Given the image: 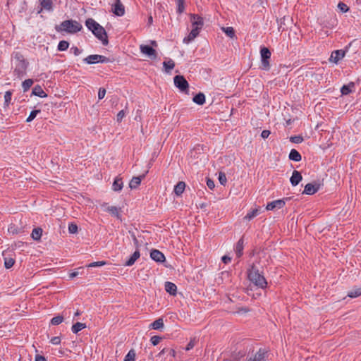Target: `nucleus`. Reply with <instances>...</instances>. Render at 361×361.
I'll use <instances>...</instances> for the list:
<instances>
[{
	"label": "nucleus",
	"instance_id": "obj_63",
	"mask_svg": "<svg viewBox=\"0 0 361 361\" xmlns=\"http://www.w3.org/2000/svg\"><path fill=\"white\" fill-rule=\"evenodd\" d=\"M79 274L80 273H79L78 271H73V272L69 274V278L70 279H73V278L76 277L77 276H78Z\"/></svg>",
	"mask_w": 361,
	"mask_h": 361
},
{
	"label": "nucleus",
	"instance_id": "obj_42",
	"mask_svg": "<svg viewBox=\"0 0 361 361\" xmlns=\"http://www.w3.org/2000/svg\"><path fill=\"white\" fill-rule=\"evenodd\" d=\"M15 263V259L12 257H4V267L6 269L11 268Z\"/></svg>",
	"mask_w": 361,
	"mask_h": 361
},
{
	"label": "nucleus",
	"instance_id": "obj_16",
	"mask_svg": "<svg viewBox=\"0 0 361 361\" xmlns=\"http://www.w3.org/2000/svg\"><path fill=\"white\" fill-rule=\"evenodd\" d=\"M200 30L192 27V30L189 33V35L184 37L183 39V43L185 44H189L190 42H192L195 37H197L200 33Z\"/></svg>",
	"mask_w": 361,
	"mask_h": 361
},
{
	"label": "nucleus",
	"instance_id": "obj_17",
	"mask_svg": "<svg viewBox=\"0 0 361 361\" xmlns=\"http://www.w3.org/2000/svg\"><path fill=\"white\" fill-rule=\"evenodd\" d=\"M267 356L268 351L264 348H259L253 357L256 361H264Z\"/></svg>",
	"mask_w": 361,
	"mask_h": 361
},
{
	"label": "nucleus",
	"instance_id": "obj_47",
	"mask_svg": "<svg viewBox=\"0 0 361 361\" xmlns=\"http://www.w3.org/2000/svg\"><path fill=\"white\" fill-rule=\"evenodd\" d=\"M78 226L74 223H71L68 225V232L70 233H76L78 232Z\"/></svg>",
	"mask_w": 361,
	"mask_h": 361
},
{
	"label": "nucleus",
	"instance_id": "obj_11",
	"mask_svg": "<svg viewBox=\"0 0 361 361\" xmlns=\"http://www.w3.org/2000/svg\"><path fill=\"white\" fill-rule=\"evenodd\" d=\"M40 8L37 11V13H40L45 10L48 12H52L54 11V0H39Z\"/></svg>",
	"mask_w": 361,
	"mask_h": 361
},
{
	"label": "nucleus",
	"instance_id": "obj_7",
	"mask_svg": "<svg viewBox=\"0 0 361 361\" xmlns=\"http://www.w3.org/2000/svg\"><path fill=\"white\" fill-rule=\"evenodd\" d=\"M175 86L180 90V92H187L189 88L188 82L180 75H176L173 78Z\"/></svg>",
	"mask_w": 361,
	"mask_h": 361
},
{
	"label": "nucleus",
	"instance_id": "obj_58",
	"mask_svg": "<svg viewBox=\"0 0 361 361\" xmlns=\"http://www.w3.org/2000/svg\"><path fill=\"white\" fill-rule=\"evenodd\" d=\"M270 134H271L270 130H262V132L261 133V137L263 139H266V138H267L269 136Z\"/></svg>",
	"mask_w": 361,
	"mask_h": 361
},
{
	"label": "nucleus",
	"instance_id": "obj_20",
	"mask_svg": "<svg viewBox=\"0 0 361 361\" xmlns=\"http://www.w3.org/2000/svg\"><path fill=\"white\" fill-rule=\"evenodd\" d=\"M243 247H244V240H243V238L242 237L237 242L235 247V255H236L238 258H240L243 255Z\"/></svg>",
	"mask_w": 361,
	"mask_h": 361
},
{
	"label": "nucleus",
	"instance_id": "obj_1",
	"mask_svg": "<svg viewBox=\"0 0 361 361\" xmlns=\"http://www.w3.org/2000/svg\"><path fill=\"white\" fill-rule=\"evenodd\" d=\"M12 57L15 60V68L13 71V75L19 79H21L26 74V71L29 66V62L19 51L13 52Z\"/></svg>",
	"mask_w": 361,
	"mask_h": 361
},
{
	"label": "nucleus",
	"instance_id": "obj_38",
	"mask_svg": "<svg viewBox=\"0 0 361 361\" xmlns=\"http://www.w3.org/2000/svg\"><path fill=\"white\" fill-rule=\"evenodd\" d=\"M34 81L32 79H27L25 80L22 83V87L23 90V92H27L30 87L32 85Z\"/></svg>",
	"mask_w": 361,
	"mask_h": 361
},
{
	"label": "nucleus",
	"instance_id": "obj_9",
	"mask_svg": "<svg viewBox=\"0 0 361 361\" xmlns=\"http://www.w3.org/2000/svg\"><path fill=\"white\" fill-rule=\"evenodd\" d=\"M111 11L117 16H123L125 14V7L121 0H114L111 6Z\"/></svg>",
	"mask_w": 361,
	"mask_h": 361
},
{
	"label": "nucleus",
	"instance_id": "obj_33",
	"mask_svg": "<svg viewBox=\"0 0 361 361\" xmlns=\"http://www.w3.org/2000/svg\"><path fill=\"white\" fill-rule=\"evenodd\" d=\"M150 326L153 329H159L161 328H162L164 326V321H163V319L162 318H159L157 319V320H155L154 322H153L151 324H150Z\"/></svg>",
	"mask_w": 361,
	"mask_h": 361
},
{
	"label": "nucleus",
	"instance_id": "obj_6",
	"mask_svg": "<svg viewBox=\"0 0 361 361\" xmlns=\"http://www.w3.org/2000/svg\"><path fill=\"white\" fill-rule=\"evenodd\" d=\"M83 61L87 64H94L97 63H109L111 60L102 55L92 54L83 59Z\"/></svg>",
	"mask_w": 361,
	"mask_h": 361
},
{
	"label": "nucleus",
	"instance_id": "obj_22",
	"mask_svg": "<svg viewBox=\"0 0 361 361\" xmlns=\"http://www.w3.org/2000/svg\"><path fill=\"white\" fill-rule=\"evenodd\" d=\"M140 257L139 250H136L134 253L130 257V258L125 262L124 265L130 267L134 264L135 261Z\"/></svg>",
	"mask_w": 361,
	"mask_h": 361
},
{
	"label": "nucleus",
	"instance_id": "obj_45",
	"mask_svg": "<svg viewBox=\"0 0 361 361\" xmlns=\"http://www.w3.org/2000/svg\"><path fill=\"white\" fill-rule=\"evenodd\" d=\"M63 321V317L61 315L56 316L51 319V324L59 325Z\"/></svg>",
	"mask_w": 361,
	"mask_h": 361
},
{
	"label": "nucleus",
	"instance_id": "obj_46",
	"mask_svg": "<svg viewBox=\"0 0 361 361\" xmlns=\"http://www.w3.org/2000/svg\"><path fill=\"white\" fill-rule=\"evenodd\" d=\"M290 141L293 143L300 144L303 141V137L301 135L291 136Z\"/></svg>",
	"mask_w": 361,
	"mask_h": 361
},
{
	"label": "nucleus",
	"instance_id": "obj_19",
	"mask_svg": "<svg viewBox=\"0 0 361 361\" xmlns=\"http://www.w3.org/2000/svg\"><path fill=\"white\" fill-rule=\"evenodd\" d=\"M165 290L167 293H169L170 295L175 296L177 293V286L175 283L166 281L165 283Z\"/></svg>",
	"mask_w": 361,
	"mask_h": 361
},
{
	"label": "nucleus",
	"instance_id": "obj_53",
	"mask_svg": "<svg viewBox=\"0 0 361 361\" xmlns=\"http://www.w3.org/2000/svg\"><path fill=\"white\" fill-rule=\"evenodd\" d=\"M70 51L72 52L75 56H78L82 53V50L80 49L77 47H72L70 49Z\"/></svg>",
	"mask_w": 361,
	"mask_h": 361
},
{
	"label": "nucleus",
	"instance_id": "obj_56",
	"mask_svg": "<svg viewBox=\"0 0 361 361\" xmlns=\"http://www.w3.org/2000/svg\"><path fill=\"white\" fill-rule=\"evenodd\" d=\"M50 343L53 345H59L61 343V338L59 336H54L51 338Z\"/></svg>",
	"mask_w": 361,
	"mask_h": 361
},
{
	"label": "nucleus",
	"instance_id": "obj_23",
	"mask_svg": "<svg viewBox=\"0 0 361 361\" xmlns=\"http://www.w3.org/2000/svg\"><path fill=\"white\" fill-rule=\"evenodd\" d=\"M32 94L44 98L47 97V94L43 90L42 87L39 85H35L32 91Z\"/></svg>",
	"mask_w": 361,
	"mask_h": 361
},
{
	"label": "nucleus",
	"instance_id": "obj_61",
	"mask_svg": "<svg viewBox=\"0 0 361 361\" xmlns=\"http://www.w3.org/2000/svg\"><path fill=\"white\" fill-rule=\"evenodd\" d=\"M222 261L225 264H228L231 261V258L227 255H224L222 257Z\"/></svg>",
	"mask_w": 361,
	"mask_h": 361
},
{
	"label": "nucleus",
	"instance_id": "obj_48",
	"mask_svg": "<svg viewBox=\"0 0 361 361\" xmlns=\"http://www.w3.org/2000/svg\"><path fill=\"white\" fill-rule=\"evenodd\" d=\"M219 180L221 185H226V183H227V178H226V176L224 173H222V172L219 173Z\"/></svg>",
	"mask_w": 361,
	"mask_h": 361
},
{
	"label": "nucleus",
	"instance_id": "obj_5",
	"mask_svg": "<svg viewBox=\"0 0 361 361\" xmlns=\"http://www.w3.org/2000/svg\"><path fill=\"white\" fill-rule=\"evenodd\" d=\"M271 53L269 48L263 47L260 49V56H261V66L260 68L264 71H269Z\"/></svg>",
	"mask_w": 361,
	"mask_h": 361
},
{
	"label": "nucleus",
	"instance_id": "obj_27",
	"mask_svg": "<svg viewBox=\"0 0 361 361\" xmlns=\"http://www.w3.org/2000/svg\"><path fill=\"white\" fill-rule=\"evenodd\" d=\"M192 101L198 105H203L205 103V95L202 92H199L193 97Z\"/></svg>",
	"mask_w": 361,
	"mask_h": 361
},
{
	"label": "nucleus",
	"instance_id": "obj_8",
	"mask_svg": "<svg viewBox=\"0 0 361 361\" xmlns=\"http://www.w3.org/2000/svg\"><path fill=\"white\" fill-rule=\"evenodd\" d=\"M290 200V197H286V198H283L281 200H277L272 201L267 204L266 209H267V210H273L274 209H281L285 206L286 201Z\"/></svg>",
	"mask_w": 361,
	"mask_h": 361
},
{
	"label": "nucleus",
	"instance_id": "obj_28",
	"mask_svg": "<svg viewBox=\"0 0 361 361\" xmlns=\"http://www.w3.org/2000/svg\"><path fill=\"white\" fill-rule=\"evenodd\" d=\"M120 208H118L115 206H109L107 207L106 211L111 215L116 216L117 219H121V215L120 214Z\"/></svg>",
	"mask_w": 361,
	"mask_h": 361
},
{
	"label": "nucleus",
	"instance_id": "obj_15",
	"mask_svg": "<svg viewBox=\"0 0 361 361\" xmlns=\"http://www.w3.org/2000/svg\"><path fill=\"white\" fill-rule=\"evenodd\" d=\"M302 176L298 171L294 170L290 178V182L293 186H296L302 180Z\"/></svg>",
	"mask_w": 361,
	"mask_h": 361
},
{
	"label": "nucleus",
	"instance_id": "obj_25",
	"mask_svg": "<svg viewBox=\"0 0 361 361\" xmlns=\"http://www.w3.org/2000/svg\"><path fill=\"white\" fill-rule=\"evenodd\" d=\"M123 180L121 178L116 177L113 183L112 188L116 192H119L123 188Z\"/></svg>",
	"mask_w": 361,
	"mask_h": 361
},
{
	"label": "nucleus",
	"instance_id": "obj_57",
	"mask_svg": "<svg viewBox=\"0 0 361 361\" xmlns=\"http://www.w3.org/2000/svg\"><path fill=\"white\" fill-rule=\"evenodd\" d=\"M207 185L210 190H213L215 187L214 182L210 178L207 179Z\"/></svg>",
	"mask_w": 361,
	"mask_h": 361
},
{
	"label": "nucleus",
	"instance_id": "obj_14",
	"mask_svg": "<svg viewBox=\"0 0 361 361\" xmlns=\"http://www.w3.org/2000/svg\"><path fill=\"white\" fill-rule=\"evenodd\" d=\"M150 257L157 262H164L166 259L164 255L159 250H152Z\"/></svg>",
	"mask_w": 361,
	"mask_h": 361
},
{
	"label": "nucleus",
	"instance_id": "obj_29",
	"mask_svg": "<svg viewBox=\"0 0 361 361\" xmlns=\"http://www.w3.org/2000/svg\"><path fill=\"white\" fill-rule=\"evenodd\" d=\"M288 157L290 160L294 161H300L302 159L300 154L295 149L290 150Z\"/></svg>",
	"mask_w": 361,
	"mask_h": 361
},
{
	"label": "nucleus",
	"instance_id": "obj_64",
	"mask_svg": "<svg viewBox=\"0 0 361 361\" xmlns=\"http://www.w3.org/2000/svg\"><path fill=\"white\" fill-rule=\"evenodd\" d=\"M150 44H151V47H157V42H156V41H154V40L151 41V42H150Z\"/></svg>",
	"mask_w": 361,
	"mask_h": 361
},
{
	"label": "nucleus",
	"instance_id": "obj_18",
	"mask_svg": "<svg viewBox=\"0 0 361 361\" xmlns=\"http://www.w3.org/2000/svg\"><path fill=\"white\" fill-rule=\"evenodd\" d=\"M345 51L342 49L336 50L332 52L331 59L334 63H337L339 60L345 56Z\"/></svg>",
	"mask_w": 361,
	"mask_h": 361
},
{
	"label": "nucleus",
	"instance_id": "obj_32",
	"mask_svg": "<svg viewBox=\"0 0 361 361\" xmlns=\"http://www.w3.org/2000/svg\"><path fill=\"white\" fill-rule=\"evenodd\" d=\"M86 328V324L85 323L76 322L72 326V331L74 334H78L80 331Z\"/></svg>",
	"mask_w": 361,
	"mask_h": 361
},
{
	"label": "nucleus",
	"instance_id": "obj_54",
	"mask_svg": "<svg viewBox=\"0 0 361 361\" xmlns=\"http://www.w3.org/2000/svg\"><path fill=\"white\" fill-rule=\"evenodd\" d=\"M196 343L195 339H191L190 342L187 344L185 347V350L188 351L191 349H192Z\"/></svg>",
	"mask_w": 361,
	"mask_h": 361
},
{
	"label": "nucleus",
	"instance_id": "obj_62",
	"mask_svg": "<svg viewBox=\"0 0 361 361\" xmlns=\"http://www.w3.org/2000/svg\"><path fill=\"white\" fill-rule=\"evenodd\" d=\"M133 243L135 244V247L137 248V250H138L139 241H138V240L137 239V238H136V236L135 235H133Z\"/></svg>",
	"mask_w": 361,
	"mask_h": 361
},
{
	"label": "nucleus",
	"instance_id": "obj_12",
	"mask_svg": "<svg viewBox=\"0 0 361 361\" xmlns=\"http://www.w3.org/2000/svg\"><path fill=\"white\" fill-rule=\"evenodd\" d=\"M140 51L148 56L152 59H155L157 57V53L156 50L149 45L142 44L140 47Z\"/></svg>",
	"mask_w": 361,
	"mask_h": 361
},
{
	"label": "nucleus",
	"instance_id": "obj_49",
	"mask_svg": "<svg viewBox=\"0 0 361 361\" xmlns=\"http://www.w3.org/2000/svg\"><path fill=\"white\" fill-rule=\"evenodd\" d=\"M162 338L159 336H153L151 337L150 341L152 343L153 345H157L159 343V342L161 341Z\"/></svg>",
	"mask_w": 361,
	"mask_h": 361
},
{
	"label": "nucleus",
	"instance_id": "obj_10",
	"mask_svg": "<svg viewBox=\"0 0 361 361\" xmlns=\"http://www.w3.org/2000/svg\"><path fill=\"white\" fill-rule=\"evenodd\" d=\"M320 186L321 184L319 182L307 183L305 186L303 193L309 195H314L320 189Z\"/></svg>",
	"mask_w": 361,
	"mask_h": 361
},
{
	"label": "nucleus",
	"instance_id": "obj_21",
	"mask_svg": "<svg viewBox=\"0 0 361 361\" xmlns=\"http://www.w3.org/2000/svg\"><path fill=\"white\" fill-rule=\"evenodd\" d=\"M145 176V175L133 177V178L130 180L129 183V187L131 189L137 188L140 185L142 179L144 178Z\"/></svg>",
	"mask_w": 361,
	"mask_h": 361
},
{
	"label": "nucleus",
	"instance_id": "obj_26",
	"mask_svg": "<svg viewBox=\"0 0 361 361\" xmlns=\"http://www.w3.org/2000/svg\"><path fill=\"white\" fill-rule=\"evenodd\" d=\"M355 87V83L353 82H350L348 85H344L341 88V92L343 95H347L352 92L353 88Z\"/></svg>",
	"mask_w": 361,
	"mask_h": 361
},
{
	"label": "nucleus",
	"instance_id": "obj_52",
	"mask_svg": "<svg viewBox=\"0 0 361 361\" xmlns=\"http://www.w3.org/2000/svg\"><path fill=\"white\" fill-rule=\"evenodd\" d=\"M126 116V112L124 110H121L118 114H117V116H116V121L117 122L120 123L122 121L123 118L125 117Z\"/></svg>",
	"mask_w": 361,
	"mask_h": 361
},
{
	"label": "nucleus",
	"instance_id": "obj_43",
	"mask_svg": "<svg viewBox=\"0 0 361 361\" xmlns=\"http://www.w3.org/2000/svg\"><path fill=\"white\" fill-rule=\"evenodd\" d=\"M12 92L8 90L5 92L4 94V105L8 106L11 103V97H12Z\"/></svg>",
	"mask_w": 361,
	"mask_h": 361
},
{
	"label": "nucleus",
	"instance_id": "obj_44",
	"mask_svg": "<svg viewBox=\"0 0 361 361\" xmlns=\"http://www.w3.org/2000/svg\"><path fill=\"white\" fill-rule=\"evenodd\" d=\"M41 112V110L40 109H35V110H33L30 112V115L28 116V117L26 119V122L29 123V122H31L32 121H33L35 117L37 116V115L38 114H39Z\"/></svg>",
	"mask_w": 361,
	"mask_h": 361
},
{
	"label": "nucleus",
	"instance_id": "obj_24",
	"mask_svg": "<svg viewBox=\"0 0 361 361\" xmlns=\"http://www.w3.org/2000/svg\"><path fill=\"white\" fill-rule=\"evenodd\" d=\"M185 188V183L183 181H179L174 187V192L176 195L180 196L181 195Z\"/></svg>",
	"mask_w": 361,
	"mask_h": 361
},
{
	"label": "nucleus",
	"instance_id": "obj_13",
	"mask_svg": "<svg viewBox=\"0 0 361 361\" xmlns=\"http://www.w3.org/2000/svg\"><path fill=\"white\" fill-rule=\"evenodd\" d=\"M190 16L192 27L201 30L204 25L203 18L197 14H190Z\"/></svg>",
	"mask_w": 361,
	"mask_h": 361
},
{
	"label": "nucleus",
	"instance_id": "obj_59",
	"mask_svg": "<svg viewBox=\"0 0 361 361\" xmlns=\"http://www.w3.org/2000/svg\"><path fill=\"white\" fill-rule=\"evenodd\" d=\"M8 231L9 233H11L13 234L18 233V231H17L15 225H10Z\"/></svg>",
	"mask_w": 361,
	"mask_h": 361
},
{
	"label": "nucleus",
	"instance_id": "obj_55",
	"mask_svg": "<svg viewBox=\"0 0 361 361\" xmlns=\"http://www.w3.org/2000/svg\"><path fill=\"white\" fill-rule=\"evenodd\" d=\"M106 92V91L105 88L100 87L99 89V92H98V98H99V99H102L105 97Z\"/></svg>",
	"mask_w": 361,
	"mask_h": 361
},
{
	"label": "nucleus",
	"instance_id": "obj_41",
	"mask_svg": "<svg viewBox=\"0 0 361 361\" xmlns=\"http://www.w3.org/2000/svg\"><path fill=\"white\" fill-rule=\"evenodd\" d=\"M223 31L225 32V34L231 37V38H233L235 37V30L233 29V27H223Z\"/></svg>",
	"mask_w": 361,
	"mask_h": 361
},
{
	"label": "nucleus",
	"instance_id": "obj_30",
	"mask_svg": "<svg viewBox=\"0 0 361 361\" xmlns=\"http://www.w3.org/2000/svg\"><path fill=\"white\" fill-rule=\"evenodd\" d=\"M42 235V229L39 227L35 228L31 233V237L35 240H39Z\"/></svg>",
	"mask_w": 361,
	"mask_h": 361
},
{
	"label": "nucleus",
	"instance_id": "obj_60",
	"mask_svg": "<svg viewBox=\"0 0 361 361\" xmlns=\"http://www.w3.org/2000/svg\"><path fill=\"white\" fill-rule=\"evenodd\" d=\"M35 361H47L46 358L43 355H36Z\"/></svg>",
	"mask_w": 361,
	"mask_h": 361
},
{
	"label": "nucleus",
	"instance_id": "obj_50",
	"mask_svg": "<svg viewBox=\"0 0 361 361\" xmlns=\"http://www.w3.org/2000/svg\"><path fill=\"white\" fill-rule=\"evenodd\" d=\"M106 264V262H105V261H98V262H92V263L89 264L87 265V267H101V266L105 265Z\"/></svg>",
	"mask_w": 361,
	"mask_h": 361
},
{
	"label": "nucleus",
	"instance_id": "obj_3",
	"mask_svg": "<svg viewBox=\"0 0 361 361\" xmlns=\"http://www.w3.org/2000/svg\"><path fill=\"white\" fill-rule=\"evenodd\" d=\"M82 28V25L74 20H66L59 25H56L55 30L58 32H65L69 34H75Z\"/></svg>",
	"mask_w": 361,
	"mask_h": 361
},
{
	"label": "nucleus",
	"instance_id": "obj_2",
	"mask_svg": "<svg viewBox=\"0 0 361 361\" xmlns=\"http://www.w3.org/2000/svg\"><path fill=\"white\" fill-rule=\"evenodd\" d=\"M85 25L99 39L104 45L109 43L107 33L105 29L96 22L93 18H88L85 21Z\"/></svg>",
	"mask_w": 361,
	"mask_h": 361
},
{
	"label": "nucleus",
	"instance_id": "obj_4",
	"mask_svg": "<svg viewBox=\"0 0 361 361\" xmlns=\"http://www.w3.org/2000/svg\"><path fill=\"white\" fill-rule=\"evenodd\" d=\"M249 280L253 283L256 286L265 288L267 286V282L264 275L259 271V269L254 264L247 271Z\"/></svg>",
	"mask_w": 361,
	"mask_h": 361
},
{
	"label": "nucleus",
	"instance_id": "obj_39",
	"mask_svg": "<svg viewBox=\"0 0 361 361\" xmlns=\"http://www.w3.org/2000/svg\"><path fill=\"white\" fill-rule=\"evenodd\" d=\"M259 210L258 209H257V208L253 209L246 214V216H245V219L250 221L252 219H253L254 217H255L256 216H257L259 213Z\"/></svg>",
	"mask_w": 361,
	"mask_h": 361
},
{
	"label": "nucleus",
	"instance_id": "obj_31",
	"mask_svg": "<svg viewBox=\"0 0 361 361\" xmlns=\"http://www.w3.org/2000/svg\"><path fill=\"white\" fill-rule=\"evenodd\" d=\"M163 66L164 67V70L166 73H170L172 69H173L175 66V63L172 59H169L167 61H164Z\"/></svg>",
	"mask_w": 361,
	"mask_h": 361
},
{
	"label": "nucleus",
	"instance_id": "obj_36",
	"mask_svg": "<svg viewBox=\"0 0 361 361\" xmlns=\"http://www.w3.org/2000/svg\"><path fill=\"white\" fill-rule=\"evenodd\" d=\"M177 4V13L181 14L185 11V0H175Z\"/></svg>",
	"mask_w": 361,
	"mask_h": 361
},
{
	"label": "nucleus",
	"instance_id": "obj_40",
	"mask_svg": "<svg viewBox=\"0 0 361 361\" xmlns=\"http://www.w3.org/2000/svg\"><path fill=\"white\" fill-rule=\"evenodd\" d=\"M135 352L133 349L129 350L127 355L125 356L124 361H135Z\"/></svg>",
	"mask_w": 361,
	"mask_h": 361
},
{
	"label": "nucleus",
	"instance_id": "obj_34",
	"mask_svg": "<svg viewBox=\"0 0 361 361\" xmlns=\"http://www.w3.org/2000/svg\"><path fill=\"white\" fill-rule=\"evenodd\" d=\"M246 353L245 351H239L232 355L230 359L231 361H240L245 356Z\"/></svg>",
	"mask_w": 361,
	"mask_h": 361
},
{
	"label": "nucleus",
	"instance_id": "obj_51",
	"mask_svg": "<svg viewBox=\"0 0 361 361\" xmlns=\"http://www.w3.org/2000/svg\"><path fill=\"white\" fill-rule=\"evenodd\" d=\"M338 8L343 12L346 13L349 11V7L344 4L343 2H339L338 4Z\"/></svg>",
	"mask_w": 361,
	"mask_h": 361
},
{
	"label": "nucleus",
	"instance_id": "obj_37",
	"mask_svg": "<svg viewBox=\"0 0 361 361\" xmlns=\"http://www.w3.org/2000/svg\"><path fill=\"white\" fill-rule=\"evenodd\" d=\"M69 47V42L66 40H61L59 42L57 49L60 51H66L68 49Z\"/></svg>",
	"mask_w": 361,
	"mask_h": 361
},
{
	"label": "nucleus",
	"instance_id": "obj_35",
	"mask_svg": "<svg viewBox=\"0 0 361 361\" xmlns=\"http://www.w3.org/2000/svg\"><path fill=\"white\" fill-rule=\"evenodd\" d=\"M350 298H357L361 295V287L351 290L347 295Z\"/></svg>",
	"mask_w": 361,
	"mask_h": 361
}]
</instances>
